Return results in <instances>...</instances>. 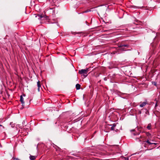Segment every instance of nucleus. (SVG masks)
<instances>
[{"label": "nucleus", "instance_id": "1", "mask_svg": "<svg viewBox=\"0 0 160 160\" xmlns=\"http://www.w3.org/2000/svg\"><path fill=\"white\" fill-rule=\"evenodd\" d=\"M88 68L86 69H81L79 71V73L80 74H83L84 77H86L87 76V73L88 71Z\"/></svg>", "mask_w": 160, "mask_h": 160}, {"label": "nucleus", "instance_id": "2", "mask_svg": "<svg viewBox=\"0 0 160 160\" xmlns=\"http://www.w3.org/2000/svg\"><path fill=\"white\" fill-rule=\"evenodd\" d=\"M154 141L152 139H147V140L144 142V144L145 145L146 144V143H147L149 145H151L153 144V142Z\"/></svg>", "mask_w": 160, "mask_h": 160}, {"label": "nucleus", "instance_id": "3", "mask_svg": "<svg viewBox=\"0 0 160 160\" xmlns=\"http://www.w3.org/2000/svg\"><path fill=\"white\" fill-rule=\"evenodd\" d=\"M146 134L147 137V139H152V136L150 133L148 132H146Z\"/></svg>", "mask_w": 160, "mask_h": 160}, {"label": "nucleus", "instance_id": "4", "mask_svg": "<svg viewBox=\"0 0 160 160\" xmlns=\"http://www.w3.org/2000/svg\"><path fill=\"white\" fill-rule=\"evenodd\" d=\"M20 101L22 104V106H23L24 105V98L22 95H21L20 97Z\"/></svg>", "mask_w": 160, "mask_h": 160}, {"label": "nucleus", "instance_id": "5", "mask_svg": "<svg viewBox=\"0 0 160 160\" xmlns=\"http://www.w3.org/2000/svg\"><path fill=\"white\" fill-rule=\"evenodd\" d=\"M140 104L139 105V106L141 107H143L145 106L147 104V101L145 102H140Z\"/></svg>", "mask_w": 160, "mask_h": 160}, {"label": "nucleus", "instance_id": "6", "mask_svg": "<svg viewBox=\"0 0 160 160\" xmlns=\"http://www.w3.org/2000/svg\"><path fill=\"white\" fill-rule=\"evenodd\" d=\"M38 19H41L43 18H47V16H42L41 15H38Z\"/></svg>", "mask_w": 160, "mask_h": 160}, {"label": "nucleus", "instance_id": "7", "mask_svg": "<svg viewBox=\"0 0 160 160\" xmlns=\"http://www.w3.org/2000/svg\"><path fill=\"white\" fill-rule=\"evenodd\" d=\"M37 86L38 87V91H40V87H41V85L40 83V82L39 81H38V82H37Z\"/></svg>", "mask_w": 160, "mask_h": 160}, {"label": "nucleus", "instance_id": "8", "mask_svg": "<svg viewBox=\"0 0 160 160\" xmlns=\"http://www.w3.org/2000/svg\"><path fill=\"white\" fill-rule=\"evenodd\" d=\"M29 158L31 160H35L36 159V157L34 156H30Z\"/></svg>", "mask_w": 160, "mask_h": 160}, {"label": "nucleus", "instance_id": "9", "mask_svg": "<svg viewBox=\"0 0 160 160\" xmlns=\"http://www.w3.org/2000/svg\"><path fill=\"white\" fill-rule=\"evenodd\" d=\"M81 86L79 84H77L76 85V87L77 90H79Z\"/></svg>", "mask_w": 160, "mask_h": 160}, {"label": "nucleus", "instance_id": "10", "mask_svg": "<svg viewBox=\"0 0 160 160\" xmlns=\"http://www.w3.org/2000/svg\"><path fill=\"white\" fill-rule=\"evenodd\" d=\"M143 138V137L142 136H140V138H136V140H137V141H138L139 142H141V140L140 138Z\"/></svg>", "mask_w": 160, "mask_h": 160}, {"label": "nucleus", "instance_id": "11", "mask_svg": "<svg viewBox=\"0 0 160 160\" xmlns=\"http://www.w3.org/2000/svg\"><path fill=\"white\" fill-rule=\"evenodd\" d=\"M151 125L150 123L149 124L147 127V128L148 130H150L151 129Z\"/></svg>", "mask_w": 160, "mask_h": 160}, {"label": "nucleus", "instance_id": "12", "mask_svg": "<svg viewBox=\"0 0 160 160\" xmlns=\"http://www.w3.org/2000/svg\"><path fill=\"white\" fill-rule=\"evenodd\" d=\"M123 47L128 48L129 45L128 44H123Z\"/></svg>", "mask_w": 160, "mask_h": 160}, {"label": "nucleus", "instance_id": "13", "mask_svg": "<svg viewBox=\"0 0 160 160\" xmlns=\"http://www.w3.org/2000/svg\"><path fill=\"white\" fill-rule=\"evenodd\" d=\"M109 125L110 126H112L113 127H115L116 126V125L115 123H113V124H112Z\"/></svg>", "mask_w": 160, "mask_h": 160}, {"label": "nucleus", "instance_id": "14", "mask_svg": "<svg viewBox=\"0 0 160 160\" xmlns=\"http://www.w3.org/2000/svg\"><path fill=\"white\" fill-rule=\"evenodd\" d=\"M111 126V130H114L115 129V127H113L112 126Z\"/></svg>", "mask_w": 160, "mask_h": 160}, {"label": "nucleus", "instance_id": "15", "mask_svg": "<svg viewBox=\"0 0 160 160\" xmlns=\"http://www.w3.org/2000/svg\"><path fill=\"white\" fill-rule=\"evenodd\" d=\"M123 44H120L119 46V48H122V47H123Z\"/></svg>", "mask_w": 160, "mask_h": 160}, {"label": "nucleus", "instance_id": "16", "mask_svg": "<svg viewBox=\"0 0 160 160\" xmlns=\"http://www.w3.org/2000/svg\"><path fill=\"white\" fill-rule=\"evenodd\" d=\"M158 106V101H157V102H156V104H155V107H157Z\"/></svg>", "mask_w": 160, "mask_h": 160}, {"label": "nucleus", "instance_id": "17", "mask_svg": "<svg viewBox=\"0 0 160 160\" xmlns=\"http://www.w3.org/2000/svg\"><path fill=\"white\" fill-rule=\"evenodd\" d=\"M141 111L140 110H139L138 112V113L139 114H141Z\"/></svg>", "mask_w": 160, "mask_h": 160}, {"label": "nucleus", "instance_id": "18", "mask_svg": "<svg viewBox=\"0 0 160 160\" xmlns=\"http://www.w3.org/2000/svg\"><path fill=\"white\" fill-rule=\"evenodd\" d=\"M89 12V11H88V10H87V11H85L84 12H83V13H87V12Z\"/></svg>", "mask_w": 160, "mask_h": 160}, {"label": "nucleus", "instance_id": "19", "mask_svg": "<svg viewBox=\"0 0 160 160\" xmlns=\"http://www.w3.org/2000/svg\"><path fill=\"white\" fill-rule=\"evenodd\" d=\"M139 133H137V134H136V133H133V135H139Z\"/></svg>", "mask_w": 160, "mask_h": 160}, {"label": "nucleus", "instance_id": "20", "mask_svg": "<svg viewBox=\"0 0 160 160\" xmlns=\"http://www.w3.org/2000/svg\"><path fill=\"white\" fill-rule=\"evenodd\" d=\"M125 160H128L129 159L128 158L126 157L125 158Z\"/></svg>", "mask_w": 160, "mask_h": 160}, {"label": "nucleus", "instance_id": "21", "mask_svg": "<svg viewBox=\"0 0 160 160\" xmlns=\"http://www.w3.org/2000/svg\"><path fill=\"white\" fill-rule=\"evenodd\" d=\"M153 84L154 85L156 86V82H154Z\"/></svg>", "mask_w": 160, "mask_h": 160}, {"label": "nucleus", "instance_id": "22", "mask_svg": "<svg viewBox=\"0 0 160 160\" xmlns=\"http://www.w3.org/2000/svg\"><path fill=\"white\" fill-rule=\"evenodd\" d=\"M146 113L147 114H149V112L148 111L146 112Z\"/></svg>", "mask_w": 160, "mask_h": 160}, {"label": "nucleus", "instance_id": "23", "mask_svg": "<svg viewBox=\"0 0 160 160\" xmlns=\"http://www.w3.org/2000/svg\"><path fill=\"white\" fill-rule=\"evenodd\" d=\"M25 122L23 121L22 123L23 124H25Z\"/></svg>", "mask_w": 160, "mask_h": 160}, {"label": "nucleus", "instance_id": "24", "mask_svg": "<svg viewBox=\"0 0 160 160\" xmlns=\"http://www.w3.org/2000/svg\"><path fill=\"white\" fill-rule=\"evenodd\" d=\"M156 144H157L156 143L153 142V144H152L156 145Z\"/></svg>", "mask_w": 160, "mask_h": 160}, {"label": "nucleus", "instance_id": "25", "mask_svg": "<svg viewBox=\"0 0 160 160\" xmlns=\"http://www.w3.org/2000/svg\"><path fill=\"white\" fill-rule=\"evenodd\" d=\"M121 49H122V51H126V50H124L123 48H121Z\"/></svg>", "mask_w": 160, "mask_h": 160}, {"label": "nucleus", "instance_id": "26", "mask_svg": "<svg viewBox=\"0 0 160 160\" xmlns=\"http://www.w3.org/2000/svg\"><path fill=\"white\" fill-rule=\"evenodd\" d=\"M157 101L156 99H155V101H156V102H157Z\"/></svg>", "mask_w": 160, "mask_h": 160}, {"label": "nucleus", "instance_id": "27", "mask_svg": "<svg viewBox=\"0 0 160 160\" xmlns=\"http://www.w3.org/2000/svg\"><path fill=\"white\" fill-rule=\"evenodd\" d=\"M23 96H24V97L25 96V95L24 94H23Z\"/></svg>", "mask_w": 160, "mask_h": 160}, {"label": "nucleus", "instance_id": "28", "mask_svg": "<svg viewBox=\"0 0 160 160\" xmlns=\"http://www.w3.org/2000/svg\"><path fill=\"white\" fill-rule=\"evenodd\" d=\"M2 126V125H0V126Z\"/></svg>", "mask_w": 160, "mask_h": 160}]
</instances>
